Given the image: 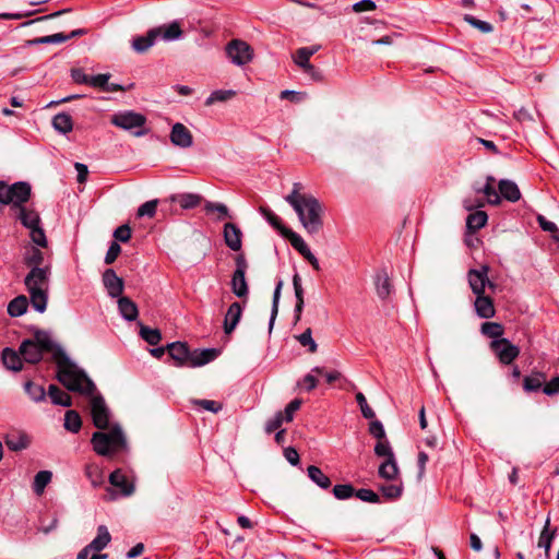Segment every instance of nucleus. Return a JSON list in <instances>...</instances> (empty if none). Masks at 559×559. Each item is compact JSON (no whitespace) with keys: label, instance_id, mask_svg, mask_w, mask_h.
Listing matches in <instances>:
<instances>
[{"label":"nucleus","instance_id":"1","mask_svg":"<svg viewBox=\"0 0 559 559\" xmlns=\"http://www.w3.org/2000/svg\"><path fill=\"white\" fill-rule=\"evenodd\" d=\"M302 190L301 182H294L292 192L284 199L296 212L305 230L314 235L323 228V205L313 194Z\"/></svg>","mask_w":559,"mask_h":559},{"label":"nucleus","instance_id":"2","mask_svg":"<svg viewBox=\"0 0 559 559\" xmlns=\"http://www.w3.org/2000/svg\"><path fill=\"white\" fill-rule=\"evenodd\" d=\"M55 362L58 368L57 379L69 391L93 395L95 391L94 382L70 360L63 349L56 350Z\"/></svg>","mask_w":559,"mask_h":559},{"label":"nucleus","instance_id":"3","mask_svg":"<svg viewBox=\"0 0 559 559\" xmlns=\"http://www.w3.org/2000/svg\"><path fill=\"white\" fill-rule=\"evenodd\" d=\"M49 276L50 265L45 264L41 267H32L24 278L31 305L39 313L45 312L47 308Z\"/></svg>","mask_w":559,"mask_h":559},{"label":"nucleus","instance_id":"4","mask_svg":"<svg viewBox=\"0 0 559 559\" xmlns=\"http://www.w3.org/2000/svg\"><path fill=\"white\" fill-rule=\"evenodd\" d=\"M167 352L176 367H201L213 361L218 356V350L215 348L190 350L187 343L182 342L168 344Z\"/></svg>","mask_w":559,"mask_h":559},{"label":"nucleus","instance_id":"5","mask_svg":"<svg viewBox=\"0 0 559 559\" xmlns=\"http://www.w3.org/2000/svg\"><path fill=\"white\" fill-rule=\"evenodd\" d=\"M20 354L27 364L36 365L43 359L45 353H50L55 360L57 349H62L48 331L36 329L32 338L23 340L20 344Z\"/></svg>","mask_w":559,"mask_h":559},{"label":"nucleus","instance_id":"6","mask_svg":"<svg viewBox=\"0 0 559 559\" xmlns=\"http://www.w3.org/2000/svg\"><path fill=\"white\" fill-rule=\"evenodd\" d=\"M94 451L102 456H109L127 447V440L120 426H114L108 432L96 431L91 439Z\"/></svg>","mask_w":559,"mask_h":559},{"label":"nucleus","instance_id":"7","mask_svg":"<svg viewBox=\"0 0 559 559\" xmlns=\"http://www.w3.org/2000/svg\"><path fill=\"white\" fill-rule=\"evenodd\" d=\"M31 193L32 187L28 182L17 181L10 186L0 181V204H11L14 211L28 202Z\"/></svg>","mask_w":559,"mask_h":559},{"label":"nucleus","instance_id":"8","mask_svg":"<svg viewBox=\"0 0 559 559\" xmlns=\"http://www.w3.org/2000/svg\"><path fill=\"white\" fill-rule=\"evenodd\" d=\"M146 117L133 110H122L114 114L110 123L117 128L131 132L134 136L147 134Z\"/></svg>","mask_w":559,"mask_h":559},{"label":"nucleus","instance_id":"9","mask_svg":"<svg viewBox=\"0 0 559 559\" xmlns=\"http://www.w3.org/2000/svg\"><path fill=\"white\" fill-rule=\"evenodd\" d=\"M109 487H106V497L108 501L117 500L118 498H127L134 493L135 484L129 479L122 469L117 468L109 475Z\"/></svg>","mask_w":559,"mask_h":559},{"label":"nucleus","instance_id":"10","mask_svg":"<svg viewBox=\"0 0 559 559\" xmlns=\"http://www.w3.org/2000/svg\"><path fill=\"white\" fill-rule=\"evenodd\" d=\"M226 53L236 66H245L253 58V50L249 44L241 39H233L226 46Z\"/></svg>","mask_w":559,"mask_h":559},{"label":"nucleus","instance_id":"11","mask_svg":"<svg viewBox=\"0 0 559 559\" xmlns=\"http://www.w3.org/2000/svg\"><path fill=\"white\" fill-rule=\"evenodd\" d=\"M236 270L231 277V290L233 293L239 297H247L248 295V284L246 281V271L248 269V263L243 254H238L235 259Z\"/></svg>","mask_w":559,"mask_h":559},{"label":"nucleus","instance_id":"12","mask_svg":"<svg viewBox=\"0 0 559 559\" xmlns=\"http://www.w3.org/2000/svg\"><path fill=\"white\" fill-rule=\"evenodd\" d=\"M490 349L502 365H510L520 355V348L508 338H499L490 342Z\"/></svg>","mask_w":559,"mask_h":559},{"label":"nucleus","instance_id":"13","mask_svg":"<svg viewBox=\"0 0 559 559\" xmlns=\"http://www.w3.org/2000/svg\"><path fill=\"white\" fill-rule=\"evenodd\" d=\"M91 416L95 427H97L100 430L108 428L110 412L102 395L92 396Z\"/></svg>","mask_w":559,"mask_h":559},{"label":"nucleus","instance_id":"14","mask_svg":"<svg viewBox=\"0 0 559 559\" xmlns=\"http://www.w3.org/2000/svg\"><path fill=\"white\" fill-rule=\"evenodd\" d=\"M488 271L489 267L487 265H483L479 270L472 269L468 271V284L475 295L485 294L486 286H489L492 289L496 287V285L488 278Z\"/></svg>","mask_w":559,"mask_h":559},{"label":"nucleus","instance_id":"15","mask_svg":"<svg viewBox=\"0 0 559 559\" xmlns=\"http://www.w3.org/2000/svg\"><path fill=\"white\" fill-rule=\"evenodd\" d=\"M169 138L170 142L180 148H188L193 144L192 133L185 124L180 122H177L173 126Z\"/></svg>","mask_w":559,"mask_h":559},{"label":"nucleus","instance_id":"16","mask_svg":"<svg viewBox=\"0 0 559 559\" xmlns=\"http://www.w3.org/2000/svg\"><path fill=\"white\" fill-rule=\"evenodd\" d=\"M103 283L110 297H121L124 288V283L123 280L116 274L115 270L107 269L103 273Z\"/></svg>","mask_w":559,"mask_h":559},{"label":"nucleus","instance_id":"17","mask_svg":"<svg viewBox=\"0 0 559 559\" xmlns=\"http://www.w3.org/2000/svg\"><path fill=\"white\" fill-rule=\"evenodd\" d=\"M374 287L376 293L381 300L389 299L393 294L394 287L385 270L382 269L377 271L374 275Z\"/></svg>","mask_w":559,"mask_h":559},{"label":"nucleus","instance_id":"18","mask_svg":"<svg viewBox=\"0 0 559 559\" xmlns=\"http://www.w3.org/2000/svg\"><path fill=\"white\" fill-rule=\"evenodd\" d=\"M242 233L240 228L234 223H226L224 225V240L226 246L233 251H239L242 246Z\"/></svg>","mask_w":559,"mask_h":559},{"label":"nucleus","instance_id":"19","mask_svg":"<svg viewBox=\"0 0 559 559\" xmlns=\"http://www.w3.org/2000/svg\"><path fill=\"white\" fill-rule=\"evenodd\" d=\"M4 442L11 451L17 452L26 449L31 440L27 433L16 430L8 432L4 437Z\"/></svg>","mask_w":559,"mask_h":559},{"label":"nucleus","instance_id":"20","mask_svg":"<svg viewBox=\"0 0 559 559\" xmlns=\"http://www.w3.org/2000/svg\"><path fill=\"white\" fill-rule=\"evenodd\" d=\"M160 33L162 28L150 29L145 36H139L132 40V48L139 53L147 51L155 44Z\"/></svg>","mask_w":559,"mask_h":559},{"label":"nucleus","instance_id":"21","mask_svg":"<svg viewBox=\"0 0 559 559\" xmlns=\"http://www.w3.org/2000/svg\"><path fill=\"white\" fill-rule=\"evenodd\" d=\"M15 212V218L27 229L36 227L40 224V217L37 211L26 207L25 205L19 207Z\"/></svg>","mask_w":559,"mask_h":559},{"label":"nucleus","instance_id":"22","mask_svg":"<svg viewBox=\"0 0 559 559\" xmlns=\"http://www.w3.org/2000/svg\"><path fill=\"white\" fill-rule=\"evenodd\" d=\"M241 316H242V307L239 302L235 301L233 302L226 314H225V319H224V332L226 334H230L237 326V324L239 323L240 319H241Z\"/></svg>","mask_w":559,"mask_h":559},{"label":"nucleus","instance_id":"23","mask_svg":"<svg viewBox=\"0 0 559 559\" xmlns=\"http://www.w3.org/2000/svg\"><path fill=\"white\" fill-rule=\"evenodd\" d=\"M474 307L477 316L484 319H490L496 313L492 298L485 294L476 295Z\"/></svg>","mask_w":559,"mask_h":559},{"label":"nucleus","instance_id":"24","mask_svg":"<svg viewBox=\"0 0 559 559\" xmlns=\"http://www.w3.org/2000/svg\"><path fill=\"white\" fill-rule=\"evenodd\" d=\"M1 359L5 368L12 371H21L23 368V357L20 354V349L16 352L10 347H5L2 350Z\"/></svg>","mask_w":559,"mask_h":559},{"label":"nucleus","instance_id":"25","mask_svg":"<svg viewBox=\"0 0 559 559\" xmlns=\"http://www.w3.org/2000/svg\"><path fill=\"white\" fill-rule=\"evenodd\" d=\"M500 199L503 198L510 202H516L521 199V192L518 185L509 179H501L498 183Z\"/></svg>","mask_w":559,"mask_h":559},{"label":"nucleus","instance_id":"26","mask_svg":"<svg viewBox=\"0 0 559 559\" xmlns=\"http://www.w3.org/2000/svg\"><path fill=\"white\" fill-rule=\"evenodd\" d=\"M546 382V374L542 371H532L523 379V390L527 393L543 390Z\"/></svg>","mask_w":559,"mask_h":559},{"label":"nucleus","instance_id":"27","mask_svg":"<svg viewBox=\"0 0 559 559\" xmlns=\"http://www.w3.org/2000/svg\"><path fill=\"white\" fill-rule=\"evenodd\" d=\"M293 286L296 297V305L294 309L295 314V322H298L301 318V313L305 306V299H304V288L301 284V277L298 273H295L293 276Z\"/></svg>","mask_w":559,"mask_h":559},{"label":"nucleus","instance_id":"28","mask_svg":"<svg viewBox=\"0 0 559 559\" xmlns=\"http://www.w3.org/2000/svg\"><path fill=\"white\" fill-rule=\"evenodd\" d=\"M118 309L121 317L127 321H134L139 316L138 306L126 296L119 297Z\"/></svg>","mask_w":559,"mask_h":559},{"label":"nucleus","instance_id":"29","mask_svg":"<svg viewBox=\"0 0 559 559\" xmlns=\"http://www.w3.org/2000/svg\"><path fill=\"white\" fill-rule=\"evenodd\" d=\"M171 202H177L183 210H190L197 207L202 197L197 193H180L170 197Z\"/></svg>","mask_w":559,"mask_h":559},{"label":"nucleus","instance_id":"30","mask_svg":"<svg viewBox=\"0 0 559 559\" xmlns=\"http://www.w3.org/2000/svg\"><path fill=\"white\" fill-rule=\"evenodd\" d=\"M378 474L385 480H394L399 476V467L395 457L385 459L379 466Z\"/></svg>","mask_w":559,"mask_h":559},{"label":"nucleus","instance_id":"31","mask_svg":"<svg viewBox=\"0 0 559 559\" xmlns=\"http://www.w3.org/2000/svg\"><path fill=\"white\" fill-rule=\"evenodd\" d=\"M85 476L86 478L91 481V485L93 487H100L104 481H105V477H104V471L103 468L96 464V463H87L85 465Z\"/></svg>","mask_w":559,"mask_h":559},{"label":"nucleus","instance_id":"32","mask_svg":"<svg viewBox=\"0 0 559 559\" xmlns=\"http://www.w3.org/2000/svg\"><path fill=\"white\" fill-rule=\"evenodd\" d=\"M48 394L52 404L55 405H60L64 407H69L72 405L71 396L61 389H59L56 384H50L48 386Z\"/></svg>","mask_w":559,"mask_h":559},{"label":"nucleus","instance_id":"33","mask_svg":"<svg viewBox=\"0 0 559 559\" xmlns=\"http://www.w3.org/2000/svg\"><path fill=\"white\" fill-rule=\"evenodd\" d=\"M111 536L105 525H100L97 528L96 537L87 545L88 548L95 551L103 550L109 543Z\"/></svg>","mask_w":559,"mask_h":559},{"label":"nucleus","instance_id":"34","mask_svg":"<svg viewBox=\"0 0 559 559\" xmlns=\"http://www.w3.org/2000/svg\"><path fill=\"white\" fill-rule=\"evenodd\" d=\"M308 477L320 488L328 489L331 486V479L326 476L321 468L316 465H310L307 468Z\"/></svg>","mask_w":559,"mask_h":559},{"label":"nucleus","instance_id":"35","mask_svg":"<svg viewBox=\"0 0 559 559\" xmlns=\"http://www.w3.org/2000/svg\"><path fill=\"white\" fill-rule=\"evenodd\" d=\"M52 127L60 133L67 134L73 129V121L69 114L60 112L52 118Z\"/></svg>","mask_w":559,"mask_h":559},{"label":"nucleus","instance_id":"36","mask_svg":"<svg viewBox=\"0 0 559 559\" xmlns=\"http://www.w3.org/2000/svg\"><path fill=\"white\" fill-rule=\"evenodd\" d=\"M45 262V254L40 249L36 247H31L26 250L24 254V263L28 267H41Z\"/></svg>","mask_w":559,"mask_h":559},{"label":"nucleus","instance_id":"37","mask_svg":"<svg viewBox=\"0 0 559 559\" xmlns=\"http://www.w3.org/2000/svg\"><path fill=\"white\" fill-rule=\"evenodd\" d=\"M28 307V299L24 295H20L12 299L8 305V313L11 317H20L24 314Z\"/></svg>","mask_w":559,"mask_h":559},{"label":"nucleus","instance_id":"38","mask_svg":"<svg viewBox=\"0 0 559 559\" xmlns=\"http://www.w3.org/2000/svg\"><path fill=\"white\" fill-rule=\"evenodd\" d=\"M260 213L263 215V217L267 221V223L275 228L282 236L286 234V230H289L290 228H287L283 225L282 219L269 207L261 206Z\"/></svg>","mask_w":559,"mask_h":559},{"label":"nucleus","instance_id":"39","mask_svg":"<svg viewBox=\"0 0 559 559\" xmlns=\"http://www.w3.org/2000/svg\"><path fill=\"white\" fill-rule=\"evenodd\" d=\"M488 216L484 211L471 213L466 218V227L469 231H476L483 228L487 223Z\"/></svg>","mask_w":559,"mask_h":559},{"label":"nucleus","instance_id":"40","mask_svg":"<svg viewBox=\"0 0 559 559\" xmlns=\"http://www.w3.org/2000/svg\"><path fill=\"white\" fill-rule=\"evenodd\" d=\"M480 331L487 337L493 340L503 338L502 335L504 333V328L501 323L498 322H484L480 326Z\"/></svg>","mask_w":559,"mask_h":559},{"label":"nucleus","instance_id":"41","mask_svg":"<svg viewBox=\"0 0 559 559\" xmlns=\"http://www.w3.org/2000/svg\"><path fill=\"white\" fill-rule=\"evenodd\" d=\"M82 427V419L80 414L76 411L70 409L66 412L64 415V428L73 433L80 431Z\"/></svg>","mask_w":559,"mask_h":559},{"label":"nucleus","instance_id":"42","mask_svg":"<svg viewBox=\"0 0 559 559\" xmlns=\"http://www.w3.org/2000/svg\"><path fill=\"white\" fill-rule=\"evenodd\" d=\"M204 211L206 214L216 213V221H224L225 218L231 217L228 207L223 203L206 201L204 204Z\"/></svg>","mask_w":559,"mask_h":559},{"label":"nucleus","instance_id":"43","mask_svg":"<svg viewBox=\"0 0 559 559\" xmlns=\"http://www.w3.org/2000/svg\"><path fill=\"white\" fill-rule=\"evenodd\" d=\"M283 237H285L290 242L292 247L295 250H297L301 255H304L309 250V247L305 242L302 237L295 233L294 230H286V234Z\"/></svg>","mask_w":559,"mask_h":559},{"label":"nucleus","instance_id":"44","mask_svg":"<svg viewBox=\"0 0 559 559\" xmlns=\"http://www.w3.org/2000/svg\"><path fill=\"white\" fill-rule=\"evenodd\" d=\"M25 392L36 403L43 402L46 399V391L43 385L36 384L33 381H27L24 384Z\"/></svg>","mask_w":559,"mask_h":559},{"label":"nucleus","instance_id":"45","mask_svg":"<svg viewBox=\"0 0 559 559\" xmlns=\"http://www.w3.org/2000/svg\"><path fill=\"white\" fill-rule=\"evenodd\" d=\"M52 473L49 471H40L34 477L33 490L37 495H41L46 486L50 483Z\"/></svg>","mask_w":559,"mask_h":559},{"label":"nucleus","instance_id":"46","mask_svg":"<svg viewBox=\"0 0 559 559\" xmlns=\"http://www.w3.org/2000/svg\"><path fill=\"white\" fill-rule=\"evenodd\" d=\"M236 95L234 90H216L205 99V106H212L215 103L227 102Z\"/></svg>","mask_w":559,"mask_h":559},{"label":"nucleus","instance_id":"47","mask_svg":"<svg viewBox=\"0 0 559 559\" xmlns=\"http://www.w3.org/2000/svg\"><path fill=\"white\" fill-rule=\"evenodd\" d=\"M140 335L150 345H157L162 340L159 330L151 329L143 324L140 325Z\"/></svg>","mask_w":559,"mask_h":559},{"label":"nucleus","instance_id":"48","mask_svg":"<svg viewBox=\"0 0 559 559\" xmlns=\"http://www.w3.org/2000/svg\"><path fill=\"white\" fill-rule=\"evenodd\" d=\"M159 28H162L159 37L167 41L178 39L182 35L180 25L177 22H173L166 26H160Z\"/></svg>","mask_w":559,"mask_h":559},{"label":"nucleus","instance_id":"49","mask_svg":"<svg viewBox=\"0 0 559 559\" xmlns=\"http://www.w3.org/2000/svg\"><path fill=\"white\" fill-rule=\"evenodd\" d=\"M283 287V281L280 280L275 286L274 294H273V301H272V311H271V318L269 323V329L272 331L277 312H278V304L281 298V292Z\"/></svg>","mask_w":559,"mask_h":559},{"label":"nucleus","instance_id":"50","mask_svg":"<svg viewBox=\"0 0 559 559\" xmlns=\"http://www.w3.org/2000/svg\"><path fill=\"white\" fill-rule=\"evenodd\" d=\"M69 39V36L63 33H57L52 35H47L43 37H37L28 41L29 45H40V44H61Z\"/></svg>","mask_w":559,"mask_h":559},{"label":"nucleus","instance_id":"51","mask_svg":"<svg viewBox=\"0 0 559 559\" xmlns=\"http://www.w3.org/2000/svg\"><path fill=\"white\" fill-rule=\"evenodd\" d=\"M463 20L484 34H488L493 31V26L489 22L478 20L474 15L465 14Z\"/></svg>","mask_w":559,"mask_h":559},{"label":"nucleus","instance_id":"52","mask_svg":"<svg viewBox=\"0 0 559 559\" xmlns=\"http://www.w3.org/2000/svg\"><path fill=\"white\" fill-rule=\"evenodd\" d=\"M312 373L322 374L323 368L322 367L312 368L311 373L306 374L302 378V380L298 383L299 385L304 386L308 392L314 390L318 384V380Z\"/></svg>","mask_w":559,"mask_h":559},{"label":"nucleus","instance_id":"53","mask_svg":"<svg viewBox=\"0 0 559 559\" xmlns=\"http://www.w3.org/2000/svg\"><path fill=\"white\" fill-rule=\"evenodd\" d=\"M374 454L379 457L385 459L395 457L388 439L378 440L377 444L374 445Z\"/></svg>","mask_w":559,"mask_h":559},{"label":"nucleus","instance_id":"54","mask_svg":"<svg viewBox=\"0 0 559 559\" xmlns=\"http://www.w3.org/2000/svg\"><path fill=\"white\" fill-rule=\"evenodd\" d=\"M29 237L32 241L38 247L46 248L48 245L45 230L40 224L36 227L29 228Z\"/></svg>","mask_w":559,"mask_h":559},{"label":"nucleus","instance_id":"55","mask_svg":"<svg viewBox=\"0 0 559 559\" xmlns=\"http://www.w3.org/2000/svg\"><path fill=\"white\" fill-rule=\"evenodd\" d=\"M355 488L350 484L335 485L333 487V495L338 500L349 499L355 495Z\"/></svg>","mask_w":559,"mask_h":559},{"label":"nucleus","instance_id":"56","mask_svg":"<svg viewBox=\"0 0 559 559\" xmlns=\"http://www.w3.org/2000/svg\"><path fill=\"white\" fill-rule=\"evenodd\" d=\"M549 523H550V521H549V519H547L545 527L540 534L539 542H538V546L545 548V552L547 556L549 555V551L551 548V542L555 536V531H552L551 533H548Z\"/></svg>","mask_w":559,"mask_h":559},{"label":"nucleus","instance_id":"57","mask_svg":"<svg viewBox=\"0 0 559 559\" xmlns=\"http://www.w3.org/2000/svg\"><path fill=\"white\" fill-rule=\"evenodd\" d=\"M297 340L302 346H308V350L310 353L317 352L318 345L316 341L312 338V332L310 328H308L305 332L298 335Z\"/></svg>","mask_w":559,"mask_h":559},{"label":"nucleus","instance_id":"58","mask_svg":"<svg viewBox=\"0 0 559 559\" xmlns=\"http://www.w3.org/2000/svg\"><path fill=\"white\" fill-rule=\"evenodd\" d=\"M537 222L539 224V227L544 231H548L552 235V238L556 240H559V228L554 222L548 221L545 216L538 215Z\"/></svg>","mask_w":559,"mask_h":559},{"label":"nucleus","instance_id":"59","mask_svg":"<svg viewBox=\"0 0 559 559\" xmlns=\"http://www.w3.org/2000/svg\"><path fill=\"white\" fill-rule=\"evenodd\" d=\"M157 204H158L157 200H151V201L143 203L138 209V216L139 217L147 216L150 218L154 217L156 214Z\"/></svg>","mask_w":559,"mask_h":559},{"label":"nucleus","instance_id":"60","mask_svg":"<svg viewBox=\"0 0 559 559\" xmlns=\"http://www.w3.org/2000/svg\"><path fill=\"white\" fill-rule=\"evenodd\" d=\"M285 421L284 415L282 412H277L272 418H270L265 424V432L272 433L274 431H278L283 423Z\"/></svg>","mask_w":559,"mask_h":559},{"label":"nucleus","instance_id":"61","mask_svg":"<svg viewBox=\"0 0 559 559\" xmlns=\"http://www.w3.org/2000/svg\"><path fill=\"white\" fill-rule=\"evenodd\" d=\"M382 495L388 499H397L401 497L403 487L402 485L390 484L380 487Z\"/></svg>","mask_w":559,"mask_h":559},{"label":"nucleus","instance_id":"62","mask_svg":"<svg viewBox=\"0 0 559 559\" xmlns=\"http://www.w3.org/2000/svg\"><path fill=\"white\" fill-rule=\"evenodd\" d=\"M486 195L487 201L491 205H498L501 202L499 192L496 191L495 187L490 183H486L481 190H478Z\"/></svg>","mask_w":559,"mask_h":559},{"label":"nucleus","instance_id":"63","mask_svg":"<svg viewBox=\"0 0 559 559\" xmlns=\"http://www.w3.org/2000/svg\"><path fill=\"white\" fill-rule=\"evenodd\" d=\"M355 496L358 499H360L361 501H365V502H370V503H378V502H380L379 495L376 493L371 489H366V488L358 489V490L355 491Z\"/></svg>","mask_w":559,"mask_h":559},{"label":"nucleus","instance_id":"64","mask_svg":"<svg viewBox=\"0 0 559 559\" xmlns=\"http://www.w3.org/2000/svg\"><path fill=\"white\" fill-rule=\"evenodd\" d=\"M310 56H309V52L306 51V49H297L295 55L293 56V59H294V62L299 67L301 68L302 70H305L308 66H310Z\"/></svg>","mask_w":559,"mask_h":559}]
</instances>
